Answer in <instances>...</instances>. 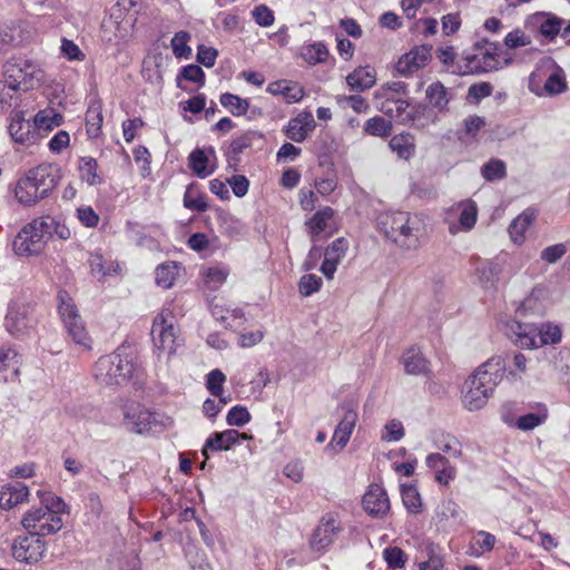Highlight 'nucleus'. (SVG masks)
<instances>
[{"label": "nucleus", "mask_w": 570, "mask_h": 570, "mask_svg": "<svg viewBox=\"0 0 570 570\" xmlns=\"http://www.w3.org/2000/svg\"><path fill=\"white\" fill-rule=\"evenodd\" d=\"M36 320L29 312V307L24 305L10 304L4 318V327L7 332L22 340L28 336L35 328Z\"/></svg>", "instance_id": "13"}, {"label": "nucleus", "mask_w": 570, "mask_h": 570, "mask_svg": "<svg viewBox=\"0 0 570 570\" xmlns=\"http://www.w3.org/2000/svg\"><path fill=\"white\" fill-rule=\"evenodd\" d=\"M512 59L507 53L499 50L497 45L491 43L489 48L482 53L479 60L478 69L482 72H490L502 69L511 65Z\"/></svg>", "instance_id": "27"}, {"label": "nucleus", "mask_w": 570, "mask_h": 570, "mask_svg": "<svg viewBox=\"0 0 570 570\" xmlns=\"http://www.w3.org/2000/svg\"><path fill=\"white\" fill-rule=\"evenodd\" d=\"M548 420V409L544 404H537L533 412H529L520 415L515 421L507 422L510 426H513L521 431H531Z\"/></svg>", "instance_id": "30"}, {"label": "nucleus", "mask_w": 570, "mask_h": 570, "mask_svg": "<svg viewBox=\"0 0 570 570\" xmlns=\"http://www.w3.org/2000/svg\"><path fill=\"white\" fill-rule=\"evenodd\" d=\"M404 95H406V85L403 81L386 82L377 91V96L384 100L401 98Z\"/></svg>", "instance_id": "59"}, {"label": "nucleus", "mask_w": 570, "mask_h": 570, "mask_svg": "<svg viewBox=\"0 0 570 570\" xmlns=\"http://www.w3.org/2000/svg\"><path fill=\"white\" fill-rule=\"evenodd\" d=\"M342 531L341 520L336 513H326L320 521L314 531L311 544L316 551H323L330 548L337 534Z\"/></svg>", "instance_id": "14"}, {"label": "nucleus", "mask_w": 570, "mask_h": 570, "mask_svg": "<svg viewBox=\"0 0 570 570\" xmlns=\"http://www.w3.org/2000/svg\"><path fill=\"white\" fill-rule=\"evenodd\" d=\"M430 57V50L425 47L412 49L403 55L396 66V71L402 76H409L424 67Z\"/></svg>", "instance_id": "23"}, {"label": "nucleus", "mask_w": 570, "mask_h": 570, "mask_svg": "<svg viewBox=\"0 0 570 570\" xmlns=\"http://www.w3.org/2000/svg\"><path fill=\"white\" fill-rule=\"evenodd\" d=\"M102 124V114L99 106H90L86 112L87 134L91 138L98 137Z\"/></svg>", "instance_id": "51"}, {"label": "nucleus", "mask_w": 570, "mask_h": 570, "mask_svg": "<svg viewBox=\"0 0 570 570\" xmlns=\"http://www.w3.org/2000/svg\"><path fill=\"white\" fill-rule=\"evenodd\" d=\"M184 206L190 210L205 212L208 208L206 196L189 185L184 195Z\"/></svg>", "instance_id": "48"}, {"label": "nucleus", "mask_w": 570, "mask_h": 570, "mask_svg": "<svg viewBox=\"0 0 570 570\" xmlns=\"http://www.w3.org/2000/svg\"><path fill=\"white\" fill-rule=\"evenodd\" d=\"M212 316L226 328H236L246 323V316L240 307H233L212 302L209 304Z\"/></svg>", "instance_id": "20"}, {"label": "nucleus", "mask_w": 570, "mask_h": 570, "mask_svg": "<svg viewBox=\"0 0 570 570\" xmlns=\"http://www.w3.org/2000/svg\"><path fill=\"white\" fill-rule=\"evenodd\" d=\"M428 559L417 562L415 570H440L443 567V559L435 552V548L430 546L426 549Z\"/></svg>", "instance_id": "64"}, {"label": "nucleus", "mask_w": 570, "mask_h": 570, "mask_svg": "<svg viewBox=\"0 0 570 570\" xmlns=\"http://www.w3.org/2000/svg\"><path fill=\"white\" fill-rule=\"evenodd\" d=\"M461 206H462V209H461L460 217H459L460 225L464 229H470L474 226V224L476 222V215H478L476 205L471 200H466Z\"/></svg>", "instance_id": "62"}, {"label": "nucleus", "mask_w": 570, "mask_h": 570, "mask_svg": "<svg viewBox=\"0 0 570 570\" xmlns=\"http://www.w3.org/2000/svg\"><path fill=\"white\" fill-rule=\"evenodd\" d=\"M507 361L501 355L490 357L468 376L462 387V404L470 412L484 407L503 380Z\"/></svg>", "instance_id": "1"}, {"label": "nucleus", "mask_w": 570, "mask_h": 570, "mask_svg": "<svg viewBox=\"0 0 570 570\" xmlns=\"http://www.w3.org/2000/svg\"><path fill=\"white\" fill-rule=\"evenodd\" d=\"M314 128L315 120L313 115L303 112L289 120L285 135L293 141L302 142Z\"/></svg>", "instance_id": "26"}, {"label": "nucleus", "mask_w": 570, "mask_h": 570, "mask_svg": "<svg viewBox=\"0 0 570 570\" xmlns=\"http://www.w3.org/2000/svg\"><path fill=\"white\" fill-rule=\"evenodd\" d=\"M426 98L436 108H443L448 104L446 89L441 82H433L426 89Z\"/></svg>", "instance_id": "57"}, {"label": "nucleus", "mask_w": 570, "mask_h": 570, "mask_svg": "<svg viewBox=\"0 0 570 570\" xmlns=\"http://www.w3.org/2000/svg\"><path fill=\"white\" fill-rule=\"evenodd\" d=\"M37 494L40 500V509H46V511L55 514L56 517H61L69 512V507L61 497L46 491H38Z\"/></svg>", "instance_id": "37"}, {"label": "nucleus", "mask_w": 570, "mask_h": 570, "mask_svg": "<svg viewBox=\"0 0 570 570\" xmlns=\"http://www.w3.org/2000/svg\"><path fill=\"white\" fill-rule=\"evenodd\" d=\"M365 512L375 519L384 518L390 509V499L386 491L379 484H371L362 499Z\"/></svg>", "instance_id": "16"}, {"label": "nucleus", "mask_w": 570, "mask_h": 570, "mask_svg": "<svg viewBox=\"0 0 570 570\" xmlns=\"http://www.w3.org/2000/svg\"><path fill=\"white\" fill-rule=\"evenodd\" d=\"M340 261L341 256L338 255V252H324L320 271L327 279H332L334 277Z\"/></svg>", "instance_id": "63"}, {"label": "nucleus", "mask_w": 570, "mask_h": 570, "mask_svg": "<svg viewBox=\"0 0 570 570\" xmlns=\"http://www.w3.org/2000/svg\"><path fill=\"white\" fill-rule=\"evenodd\" d=\"M401 497H402V502H403L405 509L410 513L416 514V513L421 512L422 500H421V495H420L416 487H414L412 484H410V485L402 484L401 485Z\"/></svg>", "instance_id": "43"}, {"label": "nucleus", "mask_w": 570, "mask_h": 570, "mask_svg": "<svg viewBox=\"0 0 570 570\" xmlns=\"http://www.w3.org/2000/svg\"><path fill=\"white\" fill-rule=\"evenodd\" d=\"M210 156L215 158V150L213 147L205 149H195L190 153L188 160L189 167L196 176L200 178L208 177L215 171V165L210 164Z\"/></svg>", "instance_id": "28"}, {"label": "nucleus", "mask_w": 570, "mask_h": 570, "mask_svg": "<svg viewBox=\"0 0 570 570\" xmlns=\"http://www.w3.org/2000/svg\"><path fill=\"white\" fill-rule=\"evenodd\" d=\"M219 101L234 116H243L249 109V102L246 99L229 92L223 94Z\"/></svg>", "instance_id": "46"}, {"label": "nucleus", "mask_w": 570, "mask_h": 570, "mask_svg": "<svg viewBox=\"0 0 570 570\" xmlns=\"http://www.w3.org/2000/svg\"><path fill=\"white\" fill-rule=\"evenodd\" d=\"M177 275L178 266L175 263L160 264L155 271V282L159 287L168 289L174 285Z\"/></svg>", "instance_id": "42"}, {"label": "nucleus", "mask_w": 570, "mask_h": 570, "mask_svg": "<svg viewBox=\"0 0 570 570\" xmlns=\"http://www.w3.org/2000/svg\"><path fill=\"white\" fill-rule=\"evenodd\" d=\"M342 409L344 411L343 416L336 425L328 444V446H337L340 450L348 443L358 417L357 411L353 405H344Z\"/></svg>", "instance_id": "19"}, {"label": "nucleus", "mask_w": 570, "mask_h": 570, "mask_svg": "<svg viewBox=\"0 0 570 570\" xmlns=\"http://www.w3.org/2000/svg\"><path fill=\"white\" fill-rule=\"evenodd\" d=\"M390 148L402 159H409L414 155V138L410 134H400L391 138Z\"/></svg>", "instance_id": "39"}, {"label": "nucleus", "mask_w": 570, "mask_h": 570, "mask_svg": "<svg viewBox=\"0 0 570 570\" xmlns=\"http://www.w3.org/2000/svg\"><path fill=\"white\" fill-rule=\"evenodd\" d=\"M504 333L517 345L525 348H538L561 341V330L552 323L535 325L511 320L505 323Z\"/></svg>", "instance_id": "4"}, {"label": "nucleus", "mask_w": 570, "mask_h": 570, "mask_svg": "<svg viewBox=\"0 0 570 570\" xmlns=\"http://www.w3.org/2000/svg\"><path fill=\"white\" fill-rule=\"evenodd\" d=\"M529 23L546 39L552 40L561 30L562 20L547 12H537L529 18Z\"/></svg>", "instance_id": "25"}, {"label": "nucleus", "mask_w": 570, "mask_h": 570, "mask_svg": "<svg viewBox=\"0 0 570 570\" xmlns=\"http://www.w3.org/2000/svg\"><path fill=\"white\" fill-rule=\"evenodd\" d=\"M98 165L91 157H82L79 160V171L81 179L88 185L94 186L101 183V177L97 174Z\"/></svg>", "instance_id": "44"}, {"label": "nucleus", "mask_w": 570, "mask_h": 570, "mask_svg": "<svg viewBox=\"0 0 570 570\" xmlns=\"http://www.w3.org/2000/svg\"><path fill=\"white\" fill-rule=\"evenodd\" d=\"M262 135L257 131H247L240 137L234 139L229 147V153L236 157L242 154L245 149L252 147L255 140L261 139Z\"/></svg>", "instance_id": "54"}, {"label": "nucleus", "mask_w": 570, "mask_h": 570, "mask_svg": "<svg viewBox=\"0 0 570 570\" xmlns=\"http://www.w3.org/2000/svg\"><path fill=\"white\" fill-rule=\"evenodd\" d=\"M497 538L494 534L479 530L472 539V542L466 551L470 557L480 558L484 553H489L494 549Z\"/></svg>", "instance_id": "36"}, {"label": "nucleus", "mask_w": 570, "mask_h": 570, "mask_svg": "<svg viewBox=\"0 0 570 570\" xmlns=\"http://www.w3.org/2000/svg\"><path fill=\"white\" fill-rule=\"evenodd\" d=\"M239 436L240 432L234 429L225 430L223 432H214L207 438L202 449V454L208 459V451H227L234 444L239 443Z\"/></svg>", "instance_id": "22"}, {"label": "nucleus", "mask_w": 570, "mask_h": 570, "mask_svg": "<svg viewBox=\"0 0 570 570\" xmlns=\"http://www.w3.org/2000/svg\"><path fill=\"white\" fill-rule=\"evenodd\" d=\"M410 216L405 212H395L383 215L380 224L385 228L387 236L394 237L396 233L402 236H410L412 227L409 226Z\"/></svg>", "instance_id": "29"}, {"label": "nucleus", "mask_w": 570, "mask_h": 570, "mask_svg": "<svg viewBox=\"0 0 570 570\" xmlns=\"http://www.w3.org/2000/svg\"><path fill=\"white\" fill-rule=\"evenodd\" d=\"M505 256L498 255L493 261L476 267L479 279L484 286L488 284L493 285L499 279V276L505 271Z\"/></svg>", "instance_id": "34"}, {"label": "nucleus", "mask_w": 570, "mask_h": 570, "mask_svg": "<svg viewBox=\"0 0 570 570\" xmlns=\"http://www.w3.org/2000/svg\"><path fill=\"white\" fill-rule=\"evenodd\" d=\"M230 268L227 264L216 262L205 264L199 269L202 287L205 292H217L227 281Z\"/></svg>", "instance_id": "18"}, {"label": "nucleus", "mask_w": 570, "mask_h": 570, "mask_svg": "<svg viewBox=\"0 0 570 570\" xmlns=\"http://www.w3.org/2000/svg\"><path fill=\"white\" fill-rule=\"evenodd\" d=\"M409 102L403 97L390 98L381 104V111L391 118H400L402 121L410 118L407 114Z\"/></svg>", "instance_id": "41"}, {"label": "nucleus", "mask_w": 570, "mask_h": 570, "mask_svg": "<svg viewBox=\"0 0 570 570\" xmlns=\"http://www.w3.org/2000/svg\"><path fill=\"white\" fill-rule=\"evenodd\" d=\"M22 355L10 344H0V382H14L19 379Z\"/></svg>", "instance_id": "17"}, {"label": "nucleus", "mask_w": 570, "mask_h": 570, "mask_svg": "<svg viewBox=\"0 0 570 570\" xmlns=\"http://www.w3.org/2000/svg\"><path fill=\"white\" fill-rule=\"evenodd\" d=\"M189 40L190 35L186 31H179L171 39V48L177 58H187L191 53V49L187 45Z\"/></svg>", "instance_id": "58"}, {"label": "nucleus", "mask_w": 570, "mask_h": 570, "mask_svg": "<svg viewBox=\"0 0 570 570\" xmlns=\"http://www.w3.org/2000/svg\"><path fill=\"white\" fill-rule=\"evenodd\" d=\"M62 324L69 337L73 341L75 344L80 345L86 350L91 348L92 340L81 316Z\"/></svg>", "instance_id": "35"}, {"label": "nucleus", "mask_w": 570, "mask_h": 570, "mask_svg": "<svg viewBox=\"0 0 570 570\" xmlns=\"http://www.w3.org/2000/svg\"><path fill=\"white\" fill-rule=\"evenodd\" d=\"M226 375L219 370H212L206 375V389L213 396H219L224 392Z\"/></svg>", "instance_id": "55"}, {"label": "nucleus", "mask_w": 570, "mask_h": 570, "mask_svg": "<svg viewBox=\"0 0 570 570\" xmlns=\"http://www.w3.org/2000/svg\"><path fill=\"white\" fill-rule=\"evenodd\" d=\"M60 178L61 170L57 164H41L17 183L16 197L23 205H35L56 188Z\"/></svg>", "instance_id": "3"}, {"label": "nucleus", "mask_w": 570, "mask_h": 570, "mask_svg": "<svg viewBox=\"0 0 570 570\" xmlns=\"http://www.w3.org/2000/svg\"><path fill=\"white\" fill-rule=\"evenodd\" d=\"M21 524L28 532L36 533L43 539L46 535L60 531L63 522L61 517H56L46 509L35 508L24 513Z\"/></svg>", "instance_id": "10"}, {"label": "nucleus", "mask_w": 570, "mask_h": 570, "mask_svg": "<svg viewBox=\"0 0 570 570\" xmlns=\"http://www.w3.org/2000/svg\"><path fill=\"white\" fill-rule=\"evenodd\" d=\"M348 87L354 91H364L376 82V71L373 67H358L346 76Z\"/></svg>", "instance_id": "32"}, {"label": "nucleus", "mask_w": 570, "mask_h": 570, "mask_svg": "<svg viewBox=\"0 0 570 570\" xmlns=\"http://www.w3.org/2000/svg\"><path fill=\"white\" fill-rule=\"evenodd\" d=\"M29 488L22 482H12L3 485L0 490V508L10 510L18 504L27 502Z\"/></svg>", "instance_id": "24"}, {"label": "nucleus", "mask_w": 570, "mask_h": 570, "mask_svg": "<svg viewBox=\"0 0 570 570\" xmlns=\"http://www.w3.org/2000/svg\"><path fill=\"white\" fill-rule=\"evenodd\" d=\"M150 335L153 353L158 361L165 358L168 362L184 343L180 337V330L170 309H161L154 317Z\"/></svg>", "instance_id": "5"}, {"label": "nucleus", "mask_w": 570, "mask_h": 570, "mask_svg": "<svg viewBox=\"0 0 570 570\" xmlns=\"http://www.w3.org/2000/svg\"><path fill=\"white\" fill-rule=\"evenodd\" d=\"M4 76L10 89L27 91L42 82L43 71L38 65L23 60L6 63Z\"/></svg>", "instance_id": "8"}, {"label": "nucleus", "mask_w": 570, "mask_h": 570, "mask_svg": "<svg viewBox=\"0 0 570 570\" xmlns=\"http://www.w3.org/2000/svg\"><path fill=\"white\" fill-rule=\"evenodd\" d=\"M250 413L245 406H233L226 416V422L230 426H244L250 421Z\"/></svg>", "instance_id": "61"}, {"label": "nucleus", "mask_w": 570, "mask_h": 570, "mask_svg": "<svg viewBox=\"0 0 570 570\" xmlns=\"http://www.w3.org/2000/svg\"><path fill=\"white\" fill-rule=\"evenodd\" d=\"M46 551V541L40 535L31 532L17 537L11 546L12 557L17 561L30 564L39 562L45 557Z\"/></svg>", "instance_id": "11"}, {"label": "nucleus", "mask_w": 570, "mask_h": 570, "mask_svg": "<svg viewBox=\"0 0 570 570\" xmlns=\"http://www.w3.org/2000/svg\"><path fill=\"white\" fill-rule=\"evenodd\" d=\"M139 373L138 354L129 345H120L112 353L100 356L92 368L97 383L105 386H122Z\"/></svg>", "instance_id": "2"}, {"label": "nucleus", "mask_w": 570, "mask_h": 570, "mask_svg": "<svg viewBox=\"0 0 570 570\" xmlns=\"http://www.w3.org/2000/svg\"><path fill=\"white\" fill-rule=\"evenodd\" d=\"M434 446L451 458L462 456V444L460 440L451 434L442 433L434 439Z\"/></svg>", "instance_id": "40"}, {"label": "nucleus", "mask_w": 570, "mask_h": 570, "mask_svg": "<svg viewBox=\"0 0 570 570\" xmlns=\"http://www.w3.org/2000/svg\"><path fill=\"white\" fill-rule=\"evenodd\" d=\"M546 69L543 71V69L538 68L530 75L529 90L540 97L563 92L567 89L564 71L550 59L546 61Z\"/></svg>", "instance_id": "7"}, {"label": "nucleus", "mask_w": 570, "mask_h": 570, "mask_svg": "<svg viewBox=\"0 0 570 570\" xmlns=\"http://www.w3.org/2000/svg\"><path fill=\"white\" fill-rule=\"evenodd\" d=\"M302 56L307 63L316 65L326 60L328 50L323 43L316 42L303 48Z\"/></svg>", "instance_id": "50"}, {"label": "nucleus", "mask_w": 570, "mask_h": 570, "mask_svg": "<svg viewBox=\"0 0 570 570\" xmlns=\"http://www.w3.org/2000/svg\"><path fill=\"white\" fill-rule=\"evenodd\" d=\"M404 426L397 419L390 420L383 428L381 439L386 442H399L404 438Z\"/></svg>", "instance_id": "56"}, {"label": "nucleus", "mask_w": 570, "mask_h": 570, "mask_svg": "<svg viewBox=\"0 0 570 570\" xmlns=\"http://www.w3.org/2000/svg\"><path fill=\"white\" fill-rule=\"evenodd\" d=\"M122 426L136 434H147L153 431H163L173 425L171 417L154 412L140 403H127L122 407Z\"/></svg>", "instance_id": "6"}, {"label": "nucleus", "mask_w": 570, "mask_h": 570, "mask_svg": "<svg viewBox=\"0 0 570 570\" xmlns=\"http://www.w3.org/2000/svg\"><path fill=\"white\" fill-rule=\"evenodd\" d=\"M481 174L488 181L503 179L507 175L505 164L500 159H491L483 165Z\"/></svg>", "instance_id": "52"}, {"label": "nucleus", "mask_w": 570, "mask_h": 570, "mask_svg": "<svg viewBox=\"0 0 570 570\" xmlns=\"http://www.w3.org/2000/svg\"><path fill=\"white\" fill-rule=\"evenodd\" d=\"M323 285V279L311 273H306L301 276L298 282V293L303 297H309L313 294L321 291Z\"/></svg>", "instance_id": "47"}, {"label": "nucleus", "mask_w": 570, "mask_h": 570, "mask_svg": "<svg viewBox=\"0 0 570 570\" xmlns=\"http://www.w3.org/2000/svg\"><path fill=\"white\" fill-rule=\"evenodd\" d=\"M364 131L375 137H387L392 132V122L383 117L375 116L365 122Z\"/></svg>", "instance_id": "45"}, {"label": "nucleus", "mask_w": 570, "mask_h": 570, "mask_svg": "<svg viewBox=\"0 0 570 570\" xmlns=\"http://www.w3.org/2000/svg\"><path fill=\"white\" fill-rule=\"evenodd\" d=\"M549 305V292L543 286H535L515 308V316L531 317L544 315Z\"/></svg>", "instance_id": "15"}, {"label": "nucleus", "mask_w": 570, "mask_h": 570, "mask_svg": "<svg viewBox=\"0 0 570 570\" xmlns=\"http://www.w3.org/2000/svg\"><path fill=\"white\" fill-rule=\"evenodd\" d=\"M383 559L387 568L392 570L403 568L407 560L405 552L399 547L385 548L383 550Z\"/></svg>", "instance_id": "53"}, {"label": "nucleus", "mask_w": 570, "mask_h": 570, "mask_svg": "<svg viewBox=\"0 0 570 570\" xmlns=\"http://www.w3.org/2000/svg\"><path fill=\"white\" fill-rule=\"evenodd\" d=\"M51 238L47 223L35 219L27 224L13 240V249H31L47 246Z\"/></svg>", "instance_id": "12"}, {"label": "nucleus", "mask_w": 570, "mask_h": 570, "mask_svg": "<svg viewBox=\"0 0 570 570\" xmlns=\"http://www.w3.org/2000/svg\"><path fill=\"white\" fill-rule=\"evenodd\" d=\"M334 210L331 207H325L316 212L313 217L307 222L309 233L318 235L327 227V222L333 217Z\"/></svg>", "instance_id": "49"}, {"label": "nucleus", "mask_w": 570, "mask_h": 570, "mask_svg": "<svg viewBox=\"0 0 570 570\" xmlns=\"http://www.w3.org/2000/svg\"><path fill=\"white\" fill-rule=\"evenodd\" d=\"M57 309L61 322H68L80 317L78 306L67 291L60 289L57 294Z\"/></svg>", "instance_id": "38"}, {"label": "nucleus", "mask_w": 570, "mask_h": 570, "mask_svg": "<svg viewBox=\"0 0 570 570\" xmlns=\"http://www.w3.org/2000/svg\"><path fill=\"white\" fill-rule=\"evenodd\" d=\"M535 212L531 208L522 212L509 226V234L514 245L520 246L525 239V232L535 219Z\"/></svg>", "instance_id": "33"}, {"label": "nucleus", "mask_w": 570, "mask_h": 570, "mask_svg": "<svg viewBox=\"0 0 570 570\" xmlns=\"http://www.w3.org/2000/svg\"><path fill=\"white\" fill-rule=\"evenodd\" d=\"M402 364L404 366V371L409 375L415 376H429L431 373V363L424 356L422 351L412 346L407 348L402 355Z\"/></svg>", "instance_id": "21"}, {"label": "nucleus", "mask_w": 570, "mask_h": 570, "mask_svg": "<svg viewBox=\"0 0 570 570\" xmlns=\"http://www.w3.org/2000/svg\"><path fill=\"white\" fill-rule=\"evenodd\" d=\"M52 126H59V121L57 119L50 120L45 111H39L36 115L33 125L26 120L21 112H17L9 125V132L16 142L27 146L36 141V127L51 129Z\"/></svg>", "instance_id": "9"}, {"label": "nucleus", "mask_w": 570, "mask_h": 570, "mask_svg": "<svg viewBox=\"0 0 570 570\" xmlns=\"http://www.w3.org/2000/svg\"><path fill=\"white\" fill-rule=\"evenodd\" d=\"M532 39L521 29H514L504 38V46L509 49L531 46Z\"/></svg>", "instance_id": "60"}, {"label": "nucleus", "mask_w": 570, "mask_h": 570, "mask_svg": "<svg viewBox=\"0 0 570 570\" xmlns=\"http://www.w3.org/2000/svg\"><path fill=\"white\" fill-rule=\"evenodd\" d=\"M88 261L92 275L99 277V279L116 275L120 272L119 263L107 258L101 252H91Z\"/></svg>", "instance_id": "31"}]
</instances>
